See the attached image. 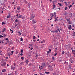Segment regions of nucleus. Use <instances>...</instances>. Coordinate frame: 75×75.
I'll use <instances>...</instances> for the list:
<instances>
[{
    "label": "nucleus",
    "instance_id": "f257e3e1",
    "mask_svg": "<svg viewBox=\"0 0 75 75\" xmlns=\"http://www.w3.org/2000/svg\"><path fill=\"white\" fill-rule=\"evenodd\" d=\"M50 16H51V18L50 19V20H52V17H54V14L51 13L50 15Z\"/></svg>",
    "mask_w": 75,
    "mask_h": 75
},
{
    "label": "nucleus",
    "instance_id": "f03ea898",
    "mask_svg": "<svg viewBox=\"0 0 75 75\" xmlns=\"http://www.w3.org/2000/svg\"><path fill=\"white\" fill-rule=\"evenodd\" d=\"M34 15L33 14H32L31 17L30 18V20H32L33 18H34Z\"/></svg>",
    "mask_w": 75,
    "mask_h": 75
},
{
    "label": "nucleus",
    "instance_id": "7ed1b4c3",
    "mask_svg": "<svg viewBox=\"0 0 75 75\" xmlns=\"http://www.w3.org/2000/svg\"><path fill=\"white\" fill-rule=\"evenodd\" d=\"M20 18L23 19L24 18V17L22 16V15H19L18 16V18Z\"/></svg>",
    "mask_w": 75,
    "mask_h": 75
},
{
    "label": "nucleus",
    "instance_id": "20e7f679",
    "mask_svg": "<svg viewBox=\"0 0 75 75\" xmlns=\"http://www.w3.org/2000/svg\"><path fill=\"white\" fill-rule=\"evenodd\" d=\"M67 55L68 57H69H69H71V53H68Z\"/></svg>",
    "mask_w": 75,
    "mask_h": 75
},
{
    "label": "nucleus",
    "instance_id": "39448f33",
    "mask_svg": "<svg viewBox=\"0 0 75 75\" xmlns=\"http://www.w3.org/2000/svg\"><path fill=\"white\" fill-rule=\"evenodd\" d=\"M54 16V19H55V21H58V19H57V16L55 17V16Z\"/></svg>",
    "mask_w": 75,
    "mask_h": 75
},
{
    "label": "nucleus",
    "instance_id": "423d86ee",
    "mask_svg": "<svg viewBox=\"0 0 75 75\" xmlns=\"http://www.w3.org/2000/svg\"><path fill=\"white\" fill-rule=\"evenodd\" d=\"M68 29H69L70 30H71L72 29V27H71V25H69V27H68Z\"/></svg>",
    "mask_w": 75,
    "mask_h": 75
},
{
    "label": "nucleus",
    "instance_id": "0eeeda50",
    "mask_svg": "<svg viewBox=\"0 0 75 75\" xmlns=\"http://www.w3.org/2000/svg\"><path fill=\"white\" fill-rule=\"evenodd\" d=\"M68 14L69 16V17H72V15L73 14H72V13H69Z\"/></svg>",
    "mask_w": 75,
    "mask_h": 75
},
{
    "label": "nucleus",
    "instance_id": "6e6552de",
    "mask_svg": "<svg viewBox=\"0 0 75 75\" xmlns=\"http://www.w3.org/2000/svg\"><path fill=\"white\" fill-rule=\"evenodd\" d=\"M6 64V63H4L3 64H1V65L2 67H4V66H5Z\"/></svg>",
    "mask_w": 75,
    "mask_h": 75
},
{
    "label": "nucleus",
    "instance_id": "1a4fd4ad",
    "mask_svg": "<svg viewBox=\"0 0 75 75\" xmlns=\"http://www.w3.org/2000/svg\"><path fill=\"white\" fill-rule=\"evenodd\" d=\"M25 61L26 62V64L27 65V64H28V62H29V61H28V59H27Z\"/></svg>",
    "mask_w": 75,
    "mask_h": 75
},
{
    "label": "nucleus",
    "instance_id": "9d476101",
    "mask_svg": "<svg viewBox=\"0 0 75 75\" xmlns=\"http://www.w3.org/2000/svg\"><path fill=\"white\" fill-rule=\"evenodd\" d=\"M42 64V67H45L46 65V64L45 63H43Z\"/></svg>",
    "mask_w": 75,
    "mask_h": 75
},
{
    "label": "nucleus",
    "instance_id": "9b49d317",
    "mask_svg": "<svg viewBox=\"0 0 75 75\" xmlns=\"http://www.w3.org/2000/svg\"><path fill=\"white\" fill-rule=\"evenodd\" d=\"M63 14L64 16H66V15H67V14H68V13L66 12L63 13Z\"/></svg>",
    "mask_w": 75,
    "mask_h": 75
},
{
    "label": "nucleus",
    "instance_id": "f8f14e48",
    "mask_svg": "<svg viewBox=\"0 0 75 75\" xmlns=\"http://www.w3.org/2000/svg\"><path fill=\"white\" fill-rule=\"evenodd\" d=\"M11 16L10 15H8L7 16V17H6L7 18H9Z\"/></svg>",
    "mask_w": 75,
    "mask_h": 75
},
{
    "label": "nucleus",
    "instance_id": "ddd939ff",
    "mask_svg": "<svg viewBox=\"0 0 75 75\" xmlns=\"http://www.w3.org/2000/svg\"><path fill=\"white\" fill-rule=\"evenodd\" d=\"M6 28H4L3 30L2 31V33H3V32H4V31H6Z\"/></svg>",
    "mask_w": 75,
    "mask_h": 75
},
{
    "label": "nucleus",
    "instance_id": "4468645a",
    "mask_svg": "<svg viewBox=\"0 0 75 75\" xmlns=\"http://www.w3.org/2000/svg\"><path fill=\"white\" fill-rule=\"evenodd\" d=\"M17 9L18 10H20V6H18H18L17 7Z\"/></svg>",
    "mask_w": 75,
    "mask_h": 75
},
{
    "label": "nucleus",
    "instance_id": "2eb2a0df",
    "mask_svg": "<svg viewBox=\"0 0 75 75\" xmlns=\"http://www.w3.org/2000/svg\"><path fill=\"white\" fill-rule=\"evenodd\" d=\"M6 71V69H3L2 71V72H5Z\"/></svg>",
    "mask_w": 75,
    "mask_h": 75
},
{
    "label": "nucleus",
    "instance_id": "dca6fc26",
    "mask_svg": "<svg viewBox=\"0 0 75 75\" xmlns=\"http://www.w3.org/2000/svg\"><path fill=\"white\" fill-rule=\"evenodd\" d=\"M18 33L19 34V35H21V33L19 31L18 32Z\"/></svg>",
    "mask_w": 75,
    "mask_h": 75
},
{
    "label": "nucleus",
    "instance_id": "f3484780",
    "mask_svg": "<svg viewBox=\"0 0 75 75\" xmlns=\"http://www.w3.org/2000/svg\"><path fill=\"white\" fill-rule=\"evenodd\" d=\"M54 16H55L56 17H57V15H56V13L54 12Z\"/></svg>",
    "mask_w": 75,
    "mask_h": 75
},
{
    "label": "nucleus",
    "instance_id": "a211bd4d",
    "mask_svg": "<svg viewBox=\"0 0 75 75\" xmlns=\"http://www.w3.org/2000/svg\"><path fill=\"white\" fill-rule=\"evenodd\" d=\"M11 69H13V70H14V69H15V67H11Z\"/></svg>",
    "mask_w": 75,
    "mask_h": 75
},
{
    "label": "nucleus",
    "instance_id": "6ab92c4d",
    "mask_svg": "<svg viewBox=\"0 0 75 75\" xmlns=\"http://www.w3.org/2000/svg\"><path fill=\"white\" fill-rule=\"evenodd\" d=\"M5 40L6 41H7V42H8L9 41V40H8V38H6L5 39Z\"/></svg>",
    "mask_w": 75,
    "mask_h": 75
},
{
    "label": "nucleus",
    "instance_id": "aec40b11",
    "mask_svg": "<svg viewBox=\"0 0 75 75\" xmlns=\"http://www.w3.org/2000/svg\"><path fill=\"white\" fill-rule=\"evenodd\" d=\"M58 4L60 6H62V4H61V3H59Z\"/></svg>",
    "mask_w": 75,
    "mask_h": 75
},
{
    "label": "nucleus",
    "instance_id": "412c9836",
    "mask_svg": "<svg viewBox=\"0 0 75 75\" xmlns=\"http://www.w3.org/2000/svg\"><path fill=\"white\" fill-rule=\"evenodd\" d=\"M67 21H71V19L70 18L69 19H67Z\"/></svg>",
    "mask_w": 75,
    "mask_h": 75
},
{
    "label": "nucleus",
    "instance_id": "4be33fe9",
    "mask_svg": "<svg viewBox=\"0 0 75 75\" xmlns=\"http://www.w3.org/2000/svg\"><path fill=\"white\" fill-rule=\"evenodd\" d=\"M54 33H58V31H57V30H54Z\"/></svg>",
    "mask_w": 75,
    "mask_h": 75
},
{
    "label": "nucleus",
    "instance_id": "5701e85b",
    "mask_svg": "<svg viewBox=\"0 0 75 75\" xmlns=\"http://www.w3.org/2000/svg\"><path fill=\"white\" fill-rule=\"evenodd\" d=\"M60 2H61V3H63V0H59Z\"/></svg>",
    "mask_w": 75,
    "mask_h": 75
},
{
    "label": "nucleus",
    "instance_id": "b1692460",
    "mask_svg": "<svg viewBox=\"0 0 75 75\" xmlns=\"http://www.w3.org/2000/svg\"><path fill=\"white\" fill-rule=\"evenodd\" d=\"M10 31H11L12 32L11 33V34H13V30L11 29H10Z\"/></svg>",
    "mask_w": 75,
    "mask_h": 75
},
{
    "label": "nucleus",
    "instance_id": "393cba45",
    "mask_svg": "<svg viewBox=\"0 0 75 75\" xmlns=\"http://www.w3.org/2000/svg\"><path fill=\"white\" fill-rule=\"evenodd\" d=\"M6 36H7V35H5V34H4V38H5V37H6Z\"/></svg>",
    "mask_w": 75,
    "mask_h": 75
},
{
    "label": "nucleus",
    "instance_id": "a878e982",
    "mask_svg": "<svg viewBox=\"0 0 75 75\" xmlns=\"http://www.w3.org/2000/svg\"><path fill=\"white\" fill-rule=\"evenodd\" d=\"M43 68V67H42V66H41L40 67V70H41V69H42Z\"/></svg>",
    "mask_w": 75,
    "mask_h": 75
},
{
    "label": "nucleus",
    "instance_id": "bb28decb",
    "mask_svg": "<svg viewBox=\"0 0 75 75\" xmlns=\"http://www.w3.org/2000/svg\"><path fill=\"white\" fill-rule=\"evenodd\" d=\"M8 55L9 57H10L11 55V54L10 53H8Z\"/></svg>",
    "mask_w": 75,
    "mask_h": 75
},
{
    "label": "nucleus",
    "instance_id": "cd10ccee",
    "mask_svg": "<svg viewBox=\"0 0 75 75\" xmlns=\"http://www.w3.org/2000/svg\"><path fill=\"white\" fill-rule=\"evenodd\" d=\"M38 54H36L35 55L36 56H35V57L36 58H37V57H38Z\"/></svg>",
    "mask_w": 75,
    "mask_h": 75
},
{
    "label": "nucleus",
    "instance_id": "c85d7f7f",
    "mask_svg": "<svg viewBox=\"0 0 75 75\" xmlns=\"http://www.w3.org/2000/svg\"><path fill=\"white\" fill-rule=\"evenodd\" d=\"M2 24V25L3 24H6V23L4 22H3Z\"/></svg>",
    "mask_w": 75,
    "mask_h": 75
},
{
    "label": "nucleus",
    "instance_id": "c756f323",
    "mask_svg": "<svg viewBox=\"0 0 75 75\" xmlns=\"http://www.w3.org/2000/svg\"><path fill=\"white\" fill-rule=\"evenodd\" d=\"M72 36H75V32L73 33Z\"/></svg>",
    "mask_w": 75,
    "mask_h": 75
},
{
    "label": "nucleus",
    "instance_id": "7c9ffc66",
    "mask_svg": "<svg viewBox=\"0 0 75 75\" xmlns=\"http://www.w3.org/2000/svg\"><path fill=\"white\" fill-rule=\"evenodd\" d=\"M21 59L22 60V61H23V60H24V57H21Z\"/></svg>",
    "mask_w": 75,
    "mask_h": 75
},
{
    "label": "nucleus",
    "instance_id": "2f4dec72",
    "mask_svg": "<svg viewBox=\"0 0 75 75\" xmlns=\"http://www.w3.org/2000/svg\"><path fill=\"white\" fill-rule=\"evenodd\" d=\"M32 21L34 23H37V21L35 22V21H34V20H33Z\"/></svg>",
    "mask_w": 75,
    "mask_h": 75
},
{
    "label": "nucleus",
    "instance_id": "473e14b6",
    "mask_svg": "<svg viewBox=\"0 0 75 75\" xmlns=\"http://www.w3.org/2000/svg\"><path fill=\"white\" fill-rule=\"evenodd\" d=\"M67 9H68V8L67 7L65 8L64 9L65 10H67Z\"/></svg>",
    "mask_w": 75,
    "mask_h": 75
},
{
    "label": "nucleus",
    "instance_id": "72a5a7b5",
    "mask_svg": "<svg viewBox=\"0 0 75 75\" xmlns=\"http://www.w3.org/2000/svg\"><path fill=\"white\" fill-rule=\"evenodd\" d=\"M21 53H23V50H21Z\"/></svg>",
    "mask_w": 75,
    "mask_h": 75
},
{
    "label": "nucleus",
    "instance_id": "f704fd0d",
    "mask_svg": "<svg viewBox=\"0 0 75 75\" xmlns=\"http://www.w3.org/2000/svg\"><path fill=\"white\" fill-rule=\"evenodd\" d=\"M69 69H71V65H69Z\"/></svg>",
    "mask_w": 75,
    "mask_h": 75
},
{
    "label": "nucleus",
    "instance_id": "c9c22d12",
    "mask_svg": "<svg viewBox=\"0 0 75 75\" xmlns=\"http://www.w3.org/2000/svg\"><path fill=\"white\" fill-rule=\"evenodd\" d=\"M71 7H72L71 5H70V6H69V8H71Z\"/></svg>",
    "mask_w": 75,
    "mask_h": 75
},
{
    "label": "nucleus",
    "instance_id": "e433bc0d",
    "mask_svg": "<svg viewBox=\"0 0 75 75\" xmlns=\"http://www.w3.org/2000/svg\"><path fill=\"white\" fill-rule=\"evenodd\" d=\"M57 55V53L56 52L54 54V56H56Z\"/></svg>",
    "mask_w": 75,
    "mask_h": 75
},
{
    "label": "nucleus",
    "instance_id": "4c0bfd02",
    "mask_svg": "<svg viewBox=\"0 0 75 75\" xmlns=\"http://www.w3.org/2000/svg\"><path fill=\"white\" fill-rule=\"evenodd\" d=\"M15 22H16L17 23L18 22V20H17V19L16 20H15Z\"/></svg>",
    "mask_w": 75,
    "mask_h": 75
},
{
    "label": "nucleus",
    "instance_id": "58836bf2",
    "mask_svg": "<svg viewBox=\"0 0 75 75\" xmlns=\"http://www.w3.org/2000/svg\"><path fill=\"white\" fill-rule=\"evenodd\" d=\"M29 66H32V65L31 64V63H30L28 64Z\"/></svg>",
    "mask_w": 75,
    "mask_h": 75
},
{
    "label": "nucleus",
    "instance_id": "ea45409f",
    "mask_svg": "<svg viewBox=\"0 0 75 75\" xmlns=\"http://www.w3.org/2000/svg\"><path fill=\"white\" fill-rule=\"evenodd\" d=\"M40 75H44V74H42L41 73H40Z\"/></svg>",
    "mask_w": 75,
    "mask_h": 75
},
{
    "label": "nucleus",
    "instance_id": "a19ab883",
    "mask_svg": "<svg viewBox=\"0 0 75 75\" xmlns=\"http://www.w3.org/2000/svg\"><path fill=\"white\" fill-rule=\"evenodd\" d=\"M23 38H21V41H23Z\"/></svg>",
    "mask_w": 75,
    "mask_h": 75
},
{
    "label": "nucleus",
    "instance_id": "79ce46f5",
    "mask_svg": "<svg viewBox=\"0 0 75 75\" xmlns=\"http://www.w3.org/2000/svg\"><path fill=\"white\" fill-rule=\"evenodd\" d=\"M70 62H71V63H72V60L71 59L70 60Z\"/></svg>",
    "mask_w": 75,
    "mask_h": 75
},
{
    "label": "nucleus",
    "instance_id": "37998d69",
    "mask_svg": "<svg viewBox=\"0 0 75 75\" xmlns=\"http://www.w3.org/2000/svg\"><path fill=\"white\" fill-rule=\"evenodd\" d=\"M13 65L14 66H16V63H13Z\"/></svg>",
    "mask_w": 75,
    "mask_h": 75
},
{
    "label": "nucleus",
    "instance_id": "c03bdc74",
    "mask_svg": "<svg viewBox=\"0 0 75 75\" xmlns=\"http://www.w3.org/2000/svg\"><path fill=\"white\" fill-rule=\"evenodd\" d=\"M53 4H54L55 3V1H52Z\"/></svg>",
    "mask_w": 75,
    "mask_h": 75
},
{
    "label": "nucleus",
    "instance_id": "a18cd8bd",
    "mask_svg": "<svg viewBox=\"0 0 75 75\" xmlns=\"http://www.w3.org/2000/svg\"><path fill=\"white\" fill-rule=\"evenodd\" d=\"M72 25L73 27H75V25H74L73 24H72Z\"/></svg>",
    "mask_w": 75,
    "mask_h": 75
},
{
    "label": "nucleus",
    "instance_id": "49530a36",
    "mask_svg": "<svg viewBox=\"0 0 75 75\" xmlns=\"http://www.w3.org/2000/svg\"><path fill=\"white\" fill-rule=\"evenodd\" d=\"M35 38L36 37H35V36H33V39H35Z\"/></svg>",
    "mask_w": 75,
    "mask_h": 75
},
{
    "label": "nucleus",
    "instance_id": "de8ad7c7",
    "mask_svg": "<svg viewBox=\"0 0 75 75\" xmlns=\"http://www.w3.org/2000/svg\"><path fill=\"white\" fill-rule=\"evenodd\" d=\"M69 24H71V21H69Z\"/></svg>",
    "mask_w": 75,
    "mask_h": 75
},
{
    "label": "nucleus",
    "instance_id": "09e8293b",
    "mask_svg": "<svg viewBox=\"0 0 75 75\" xmlns=\"http://www.w3.org/2000/svg\"><path fill=\"white\" fill-rule=\"evenodd\" d=\"M23 62H21V63H20V65H22V64H23Z\"/></svg>",
    "mask_w": 75,
    "mask_h": 75
},
{
    "label": "nucleus",
    "instance_id": "8fccbe9b",
    "mask_svg": "<svg viewBox=\"0 0 75 75\" xmlns=\"http://www.w3.org/2000/svg\"><path fill=\"white\" fill-rule=\"evenodd\" d=\"M23 55V53H21L20 54V55H21V56H22Z\"/></svg>",
    "mask_w": 75,
    "mask_h": 75
},
{
    "label": "nucleus",
    "instance_id": "3c124183",
    "mask_svg": "<svg viewBox=\"0 0 75 75\" xmlns=\"http://www.w3.org/2000/svg\"><path fill=\"white\" fill-rule=\"evenodd\" d=\"M1 37H3V36L1 35H0V38H1Z\"/></svg>",
    "mask_w": 75,
    "mask_h": 75
},
{
    "label": "nucleus",
    "instance_id": "603ef678",
    "mask_svg": "<svg viewBox=\"0 0 75 75\" xmlns=\"http://www.w3.org/2000/svg\"><path fill=\"white\" fill-rule=\"evenodd\" d=\"M64 53H65V52H64V51H63L62 53V54H64Z\"/></svg>",
    "mask_w": 75,
    "mask_h": 75
},
{
    "label": "nucleus",
    "instance_id": "864d4df0",
    "mask_svg": "<svg viewBox=\"0 0 75 75\" xmlns=\"http://www.w3.org/2000/svg\"><path fill=\"white\" fill-rule=\"evenodd\" d=\"M51 33H54V30H52V31H51Z\"/></svg>",
    "mask_w": 75,
    "mask_h": 75
},
{
    "label": "nucleus",
    "instance_id": "5fc2aeb1",
    "mask_svg": "<svg viewBox=\"0 0 75 75\" xmlns=\"http://www.w3.org/2000/svg\"><path fill=\"white\" fill-rule=\"evenodd\" d=\"M57 47H56L55 49V50L56 51H57Z\"/></svg>",
    "mask_w": 75,
    "mask_h": 75
},
{
    "label": "nucleus",
    "instance_id": "6e6d98bb",
    "mask_svg": "<svg viewBox=\"0 0 75 75\" xmlns=\"http://www.w3.org/2000/svg\"><path fill=\"white\" fill-rule=\"evenodd\" d=\"M49 68H51V67H52V66L51 65H49L48 67Z\"/></svg>",
    "mask_w": 75,
    "mask_h": 75
},
{
    "label": "nucleus",
    "instance_id": "4d7b16f0",
    "mask_svg": "<svg viewBox=\"0 0 75 75\" xmlns=\"http://www.w3.org/2000/svg\"><path fill=\"white\" fill-rule=\"evenodd\" d=\"M47 52V55H48V54H49L48 53H49L50 51H48Z\"/></svg>",
    "mask_w": 75,
    "mask_h": 75
},
{
    "label": "nucleus",
    "instance_id": "13d9d810",
    "mask_svg": "<svg viewBox=\"0 0 75 75\" xmlns=\"http://www.w3.org/2000/svg\"><path fill=\"white\" fill-rule=\"evenodd\" d=\"M52 59L53 60H54V57H52Z\"/></svg>",
    "mask_w": 75,
    "mask_h": 75
},
{
    "label": "nucleus",
    "instance_id": "bf43d9fd",
    "mask_svg": "<svg viewBox=\"0 0 75 75\" xmlns=\"http://www.w3.org/2000/svg\"><path fill=\"white\" fill-rule=\"evenodd\" d=\"M73 54L74 55H75V52H73Z\"/></svg>",
    "mask_w": 75,
    "mask_h": 75
},
{
    "label": "nucleus",
    "instance_id": "052dcab7",
    "mask_svg": "<svg viewBox=\"0 0 75 75\" xmlns=\"http://www.w3.org/2000/svg\"><path fill=\"white\" fill-rule=\"evenodd\" d=\"M13 52H14V51H12L11 53H12V54H13Z\"/></svg>",
    "mask_w": 75,
    "mask_h": 75
},
{
    "label": "nucleus",
    "instance_id": "680f3d73",
    "mask_svg": "<svg viewBox=\"0 0 75 75\" xmlns=\"http://www.w3.org/2000/svg\"><path fill=\"white\" fill-rule=\"evenodd\" d=\"M66 63H67V65H68V62H66Z\"/></svg>",
    "mask_w": 75,
    "mask_h": 75
},
{
    "label": "nucleus",
    "instance_id": "e2e57ef3",
    "mask_svg": "<svg viewBox=\"0 0 75 75\" xmlns=\"http://www.w3.org/2000/svg\"><path fill=\"white\" fill-rule=\"evenodd\" d=\"M32 49H33V47H31L30 50H32Z\"/></svg>",
    "mask_w": 75,
    "mask_h": 75
},
{
    "label": "nucleus",
    "instance_id": "0e129e2a",
    "mask_svg": "<svg viewBox=\"0 0 75 75\" xmlns=\"http://www.w3.org/2000/svg\"><path fill=\"white\" fill-rule=\"evenodd\" d=\"M51 51V49H49V52H50Z\"/></svg>",
    "mask_w": 75,
    "mask_h": 75
},
{
    "label": "nucleus",
    "instance_id": "69168bd1",
    "mask_svg": "<svg viewBox=\"0 0 75 75\" xmlns=\"http://www.w3.org/2000/svg\"><path fill=\"white\" fill-rule=\"evenodd\" d=\"M30 45V46H31V47H32V45Z\"/></svg>",
    "mask_w": 75,
    "mask_h": 75
},
{
    "label": "nucleus",
    "instance_id": "338daca9",
    "mask_svg": "<svg viewBox=\"0 0 75 75\" xmlns=\"http://www.w3.org/2000/svg\"><path fill=\"white\" fill-rule=\"evenodd\" d=\"M64 3H65V4H67V2H65Z\"/></svg>",
    "mask_w": 75,
    "mask_h": 75
},
{
    "label": "nucleus",
    "instance_id": "774afa93",
    "mask_svg": "<svg viewBox=\"0 0 75 75\" xmlns=\"http://www.w3.org/2000/svg\"><path fill=\"white\" fill-rule=\"evenodd\" d=\"M41 44H43V42L41 41Z\"/></svg>",
    "mask_w": 75,
    "mask_h": 75
}]
</instances>
